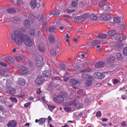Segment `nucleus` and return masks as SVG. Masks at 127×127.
Listing matches in <instances>:
<instances>
[{
  "label": "nucleus",
  "instance_id": "f257e3e1",
  "mask_svg": "<svg viewBox=\"0 0 127 127\" xmlns=\"http://www.w3.org/2000/svg\"><path fill=\"white\" fill-rule=\"evenodd\" d=\"M10 37L19 46H21L23 43L26 46L31 47L33 46L34 42L28 35L23 34L22 35L20 31H15L10 34Z\"/></svg>",
  "mask_w": 127,
  "mask_h": 127
},
{
  "label": "nucleus",
  "instance_id": "f03ea898",
  "mask_svg": "<svg viewBox=\"0 0 127 127\" xmlns=\"http://www.w3.org/2000/svg\"><path fill=\"white\" fill-rule=\"evenodd\" d=\"M67 94L66 92H62L59 95L57 96L54 97L53 98V100L56 103H60L64 100H66L67 101L64 103L65 105H70L71 104H73L74 99H70L67 100Z\"/></svg>",
  "mask_w": 127,
  "mask_h": 127
},
{
  "label": "nucleus",
  "instance_id": "7ed1b4c3",
  "mask_svg": "<svg viewBox=\"0 0 127 127\" xmlns=\"http://www.w3.org/2000/svg\"><path fill=\"white\" fill-rule=\"evenodd\" d=\"M43 58L40 55L36 56L35 59V64L37 67L42 66L44 64L42 61Z\"/></svg>",
  "mask_w": 127,
  "mask_h": 127
},
{
  "label": "nucleus",
  "instance_id": "20e7f679",
  "mask_svg": "<svg viewBox=\"0 0 127 127\" xmlns=\"http://www.w3.org/2000/svg\"><path fill=\"white\" fill-rule=\"evenodd\" d=\"M87 16V14H85L82 16L76 17L74 19V20L75 22H77L84 21L86 19Z\"/></svg>",
  "mask_w": 127,
  "mask_h": 127
},
{
  "label": "nucleus",
  "instance_id": "39448f33",
  "mask_svg": "<svg viewBox=\"0 0 127 127\" xmlns=\"http://www.w3.org/2000/svg\"><path fill=\"white\" fill-rule=\"evenodd\" d=\"M44 81V79L43 76H39L38 77L35 79V83L37 86L41 85Z\"/></svg>",
  "mask_w": 127,
  "mask_h": 127
},
{
  "label": "nucleus",
  "instance_id": "423d86ee",
  "mask_svg": "<svg viewBox=\"0 0 127 127\" xmlns=\"http://www.w3.org/2000/svg\"><path fill=\"white\" fill-rule=\"evenodd\" d=\"M30 5L32 9H34L36 7L37 8H39L40 6V4L38 3H37L36 0H31Z\"/></svg>",
  "mask_w": 127,
  "mask_h": 127
},
{
  "label": "nucleus",
  "instance_id": "0eeeda50",
  "mask_svg": "<svg viewBox=\"0 0 127 127\" xmlns=\"http://www.w3.org/2000/svg\"><path fill=\"white\" fill-rule=\"evenodd\" d=\"M29 72L28 69L27 67L21 66L20 68L19 73L20 75H23L28 73Z\"/></svg>",
  "mask_w": 127,
  "mask_h": 127
},
{
  "label": "nucleus",
  "instance_id": "6e6552de",
  "mask_svg": "<svg viewBox=\"0 0 127 127\" xmlns=\"http://www.w3.org/2000/svg\"><path fill=\"white\" fill-rule=\"evenodd\" d=\"M100 19L104 21L108 20H110L111 18L110 16L107 14H102L99 17Z\"/></svg>",
  "mask_w": 127,
  "mask_h": 127
},
{
  "label": "nucleus",
  "instance_id": "1a4fd4ad",
  "mask_svg": "<svg viewBox=\"0 0 127 127\" xmlns=\"http://www.w3.org/2000/svg\"><path fill=\"white\" fill-rule=\"evenodd\" d=\"M93 75L95 78L98 79H103L105 77V75L103 74L98 72L94 73L93 74Z\"/></svg>",
  "mask_w": 127,
  "mask_h": 127
},
{
  "label": "nucleus",
  "instance_id": "9d476101",
  "mask_svg": "<svg viewBox=\"0 0 127 127\" xmlns=\"http://www.w3.org/2000/svg\"><path fill=\"white\" fill-rule=\"evenodd\" d=\"M17 83L18 85L20 86H24L25 84V80L24 78L20 77L18 79L17 81Z\"/></svg>",
  "mask_w": 127,
  "mask_h": 127
},
{
  "label": "nucleus",
  "instance_id": "9b49d317",
  "mask_svg": "<svg viewBox=\"0 0 127 127\" xmlns=\"http://www.w3.org/2000/svg\"><path fill=\"white\" fill-rule=\"evenodd\" d=\"M6 91L9 94L14 95L16 93V90L14 88L9 87L6 89Z\"/></svg>",
  "mask_w": 127,
  "mask_h": 127
},
{
  "label": "nucleus",
  "instance_id": "f8f14e48",
  "mask_svg": "<svg viewBox=\"0 0 127 127\" xmlns=\"http://www.w3.org/2000/svg\"><path fill=\"white\" fill-rule=\"evenodd\" d=\"M23 25L27 29H29L31 26V23L30 21L27 19L25 20L23 22Z\"/></svg>",
  "mask_w": 127,
  "mask_h": 127
},
{
  "label": "nucleus",
  "instance_id": "ddd939ff",
  "mask_svg": "<svg viewBox=\"0 0 127 127\" xmlns=\"http://www.w3.org/2000/svg\"><path fill=\"white\" fill-rule=\"evenodd\" d=\"M81 77L82 78L85 80H93V77L91 76L86 74L82 75Z\"/></svg>",
  "mask_w": 127,
  "mask_h": 127
},
{
  "label": "nucleus",
  "instance_id": "4468645a",
  "mask_svg": "<svg viewBox=\"0 0 127 127\" xmlns=\"http://www.w3.org/2000/svg\"><path fill=\"white\" fill-rule=\"evenodd\" d=\"M116 40L119 41H122L125 39L124 35L122 34H118L117 35L116 37Z\"/></svg>",
  "mask_w": 127,
  "mask_h": 127
},
{
  "label": "nucleus",
  "instance_id": "2eb2a0df",
  "mask_svg": "<svg viewBox=\"0 0 127 127\" xmlns=\"http://www.w3.org/2000/svg\"><path fill=\"white\" fill-rule=\"evenodd\" d=\"M73 105H75L76 107L78 108H81L82 107V104L80 103L79 101L76 100H74Z\"/></svg>",
  "mask_w": 127,
  "mask_h": 127
},
{
  "label": "nucleus",
  "instance_id": "dca6fc26",
  "mask_svg": "<svg viewBox=\"0 0 127 127\" xmlns=\"http://www.w3.org/2000/svg\"><path fill=\"white\" fill-rule=\"evenodd\" d=\"M17 123L14 120L11 121H9L7 124V126L10 127H15Z\"/></svg>",
  "mask_w": 127,
  "mask_h": 127
},
{
  "label": "nucleus",
  "instance_id": "f3484780",
  "mask_svg": "<svg viewBox=\"0 0 127 127\" xmlns=\"http://www.w3.org/2000/svg\"><path fill=\"white\" fill-rule=\"evenodd\" d=\"M43 76L49 78L51 75V71L47 70H45L43 71Z\"/></svg>",
  "mask_w": 127,
  "mask_h": 127
},
{
  "label": "nucleus",
  "instance_id": "a211bd4d",
  "mask_svg": "<svg viewBox=\"0 0 127 127\" xmlns=\"http://www.w3.org/2000/svg\"><path fill=\"white\" fill-rule=\"evenodd\" d=\"M104 65L105 63L104 62H100L96 64L95 65V66L96 68L104 66Z\"/></svg>",
  "mask_w": 127,
  "mask_h": 127
},
{
  "label": "nucleus",
  "instance_id": "6ab92c4d",
  "mask_svg": "<svg viewBox=\"0 0 127 127\" xmlns=\"http://www.w3.org/2000/svg\"><path fill=\"white\" fill-rule=\"evenodd\" d=\"M39 51L41 52H44L45 51V46L42 44H39L38 47Z\"/></svg>",
  "mask_w": 127,
  "mask_h": 127
},
{
  "label": "nucleus",
  "instance_id": "aec40b11",
  "mask_svg": "<svg viewBox=\"0 0 127 127\" xmlns=\"http://www.w3.org/2000/svg\"><path fill=\"white\" fill-rule=\"evenodd\" d=\"M70 83L71 85H75L78 83V81L77 80H75L73 79H71L70 81Z\"/></svg>",
  "mask_w": 127,
  "mask_h": 127
},
{
  "label": "nucleus",
  "instance_id": "412c9836",
  "mask_svg": "<svg viewBox=\"0 0 127 127\" xmlns=\"http://www.w3.org/2000/svg\"><path fill=\"white\" fill-rule=\"evenodd\" d=\"M115 61V58L114 57H112L108 58L107 60L108 63H113Z\"/></svg>",
  "mask_w": 127,
  "mask_h": 127
},
{
  "label": "nucleus",
  "instance_id": "4be33fe9",
  "mask_svg": "<svg viewBox=\"0 0 127 127\" xmlns=\"http://www.w3.org/2000/svg\"><path fill=\"white\" fill-rule=\"evenodd\" d=\"M28 18L30 19L32 22H33L37 18L34 16L33 15V14H31L29 15Z\"/></svg>",
  "mask_w": 127,
  "mask_h": 127
},
{
  "label": "nucleus",
  "instance_id": "5701e85b",
  "mask_svg": "<svg viewBox=\"0 0 127 127\" xmlns=\"http://www.w3.org/2000/svg\"><path fill=\"white\" fill-rule=\"evenodd\" d=\"M6 60L9 63H12L14 61V59L10 57H7L5 58Z\"/></svg>",
  "mask_w": 127,
  "mask_h": 127
},
{
  "label": "nucleus",
  "instance_id": "b1692460",
  "mask_svg": "<svg viewBox=\"0 0 127 127\" xmlns=\"http://www.w3.org/2000/svg\"><path fill=\"white\" fill-rule=\"evenodd\" d=\"M103 9L107 12H110L111 11V9L110 7L107 6L106 5H103Z\"/></svg>",
  "mask_w": 127,
  "mask_h": 127
},
{
  "label": "nucleus",
  "instance_id": "393cba45",
  "mask_svg": "<svg viewBox=\"0 0 127 127\" xmlns=\"http://www.w3.org/2000/svg\"><path fill=\"white\" fill-rule=\"evenodd\" d=\"M116 32L114 30H111L108 32V35L109 36H113L116 34Z\"/></svg>",
  "mask_w": 127,
  "mask_h": 127
},
{
  "label": "nucleus",
  "instance_id": "a878e982",
  "mask_svg": "<svg viewBox=\"0 0 127 127\" xmlns=\"http://www.w3.org/2000/svg\"><path fill=\"white\" fill-rule=\"evenodd\" d=\"M117 59L119 61H122L123 59V58L120 53H118L117 54Z\"/></svg>",
  "mask_w": 127,
  "mask_h": 127
},
{
  "label": "nucleus",
  "instance_id": "bb28decb",
  "mask_svg": "<svg viewBox=\"0 0 127 127\" xmlns=\"http://www.w3.org/2000/svg\"><path fill=\"white\" fill-rule=\"evenodd\" d=\"M7 11L10 14H13L16 13V11L14 9L11 8L7 9Z\"/></svg>",
  "mask_w": 127,
  "mask_h": 127
},
{
  "label": "nucleus",
  "instance_id": "cd10ccee",
  "mask_svg": "<svg viewBox=\"0 0 127 127\" xmlns=\"http://www.w3.org/2000/svg\"><path fill=\"white\" fill-rule=\"evenodd\" d=\"M38 19L40 22L45 21L46 19L44 18L43 15L42 14L39 15L38 17Z\"/></svg>",
  "mask_w": 127,
  "mask_h": 127
},
{
  "label": "nucleus",
  "instance_id": "c85d7f7f",
  "mask_svg": "<svg viewBox=\"0 0 127 127\" xmlns=\"http://www.w3.org/2000/svg\"><path fill=\"white\" fill-rule=\"evenodd\" d=\"M49 39L50 42H54L55 41L54 37V36L52 35H50L49 37Z\"/></svg>",
  "mask_w": 127,
  "mask_h": 127
},
{
  "label": "nucleus",
  "instance_id": "c756f323",
  "mask_svg": "<svg viewBox=\"0 0 127 127\" xmlns=\"http://www.w3.org/2000/svg\"><path fill=\"white\" fill-rule=\"evenodd\" d=\"M52 80H53L51 82L50 84H51L52 83H53V82H56L57 81H59L60 78L59 77H54L52 78Z\"/></svg>",
  "mask_w": 127,
  "mask_h": 127
},
{
  "label": "nucleus",
  "instance_id": "7c9ffc66",
  "mask_svg": "<svg viewBox=\"0 0 127 127\" xmlns=\"http://www.w3.org/2000/svg\"><path fill=\"white\" fill-rule=\"evenodd\" d=\"M45 119L44 118H42L39 119V125H42L44 124L45 122Z\"/></svg>",
  "mask_w": 127,
  "mask_h": 127
},
{
  "label": "nucleus",
  "instance_id": "2f4dec72",
  "mask_svg": "<svg viewBox=\"0 0 127 127\" xmlns=\"http://www.w3.org/2000/svg\"><path fill=\"white\" fill-rule=\"evenodd\" d=\"M50 54L52 56L55 57L57 53L55 50L52 49L50 50Z\"/></svg>",
  "mask_w": 127,
  "mask_h": 127
},
{
  "label": "nucleus",
  "instance_id": "473e14b6",
  "mask_svg": "<svg viewBox=\"0 0 127 127\" xmlns=\"http://www.w3.org/2000/svg\"><path fill=\"white\" fill-rule=\"evenodd\" d=\"M90 18L92 20H96L97 18V16L95 14H92L90 16Z\"/></svg>",
  "mask_w": 127,
  "mask_h": 127
},
{
  "label": "nucleus",
  "instance_id": "72a5a7b5",
  "mask_svg": "<svg viewBox=\"0 0 127 127\" xmlns=\"http://www.w3.org/2000/svg\"><path fill=\"white\" fill-rule=\"evenodd\" d=\"M48 108L49 110L51 112H52L53 110L56 108V107L54 105H47Z\"/></svg>",
  "mask_w": 127,
  "mask_h": 127
},
{
  "label": "nucleus",
  "instance_id": "f704fd0d",
  "mask_svg": "<svg viewBox=\"0 0 127 127\" xmlns=\"http://www.w3.org/2000/svg\"><path fill=\"white\" fill-rule=\"evenodd\" d=\"M42 28L43 30L45 31H46L47 29L48 26L46 23L45 22H43L42 24Z\"/></svg>",
  "mask_w": 127,
  "mask_h": 127
},
{
  "label": "nucleus",
  "instance_id": "c9c22d12",
  "mask_svg": "<svg viewBox=\"0 0 127 127\" xmlns=\"http://www.w3.org/2000/svg\"><path fill=\"white\" fill-rule=\"evenodd\" d=\"M114 22L116 23H119L121 21V18L118 17H115L113 19Z\"/></svg>",
  "mask_w": 127,
  "mask_h": 127
},
{
  "label": "nucleus",
  "instance_id": "e433bc0d",
  "mask_svg": "<svg viewBox=\"0 0 127 127\" xmlns=\"http://www.w3.org/2000/svg\"><path fill=\"white\" fill-rule=\"evenodd\" d=\"M100 41L98 40H95L93 41L92 42V46H95L96 45L100 44Z\"/></svg>",
  "mask_w": 127,
  "mask_h": 127
},
{
  "label": "nucleus",
  "instance_id": "4c0bfd02",
  "mask_svg": "<svg viewBox=\"0 0 127 127\" xmlns=\"http://www.w3.org/2000/svg\"><path fill=\"white\" fill-rule=\"evenodd\" d=\"M52 15H53L52 14V12L48 14L46 16L45 20L47 21L49 20L50 18L52 17Z\"/></svg>",
  "mask_w": 127,
  "mask_h": 127
},
{
  "label": "nucleus",
  "instance_id": "58836bf2",
  "mask_svg": "<svg viewBox=\"0 0 127 127\" xmlns=\"http://www.w3.org/2000/svg\"><path fill=\"white\" fill-rule=\"evenodd\" d=\"M9 99L11 101L14 103H16L17 102V99L16 98L10 97Z\"/></svg>",
  "mask_w": 127,
  "mask_h": 127
},
{
  "label": "nucleus",
  "instance_id": "ea45409f",
  "mask_svg": "<svg viewBox=\"0 0 127 127\" xmlns=\"http://www.w3.org/2000/svg\"><path fill=\"white\" fill-rule=\"evenodd\" d=\"M93 80H88L85 83V85L87 86H91L92 84V81Z\"/></svg>",
  "mask_w": 127,
  "mask_h": 127
},
{
  "label": "nucleus",
  "instance_id": "a19ab883",
  "mask_svg": "<svg viewBox=\"0 0 127 127\" xmlns=\"http://www.w3.org/2000/svg\"><path fill=\"white\" fill-rule=\"evenodd\" d=\"M56 29V28L53 26H51L49 27V31L50 32H52L55 30Z\"/></svg>",
  "mask_w": 127,
  "mask_h": 127
},
{
  "label": "nucleus",
  "instance_id": "79ce46f5",
  "mask_svg": "<svg viewBox=\"0 0 127 127\" xmlns=\"http://www.w3.org/2000/svg\"><path fill=\"white\" fill-rule=\"evenodd\" d=\"M121 126L123 127H127V120L123 121L121 123Z\"/></svg>",
  "mask_w": 127,
  "mask_h": 127
},
{
  "label": "nucleus",
  "instance_id": "37998d69",
  "mask_svg": "<svg viewBox=\"0 0 127 127\" xmlns=\"http://www.w3.org/2000/svg\"><path fill=\"white\" fill-rule=\"evenodd\" d=\"M78 0H77L76 1H72L71 2V5L73 7H75L78 4Z\"/></svg>",
  "mask_w": 127,
  "mask_h": 127
},
{
  "label": "nucleus",
  "instance_id": "c03bdc74",
  "mask_svg": "<svg viewBox=\"0 0 127 127\" xmlns=\"http://www.w3.org/2000/svg\"><path fill=\"white\" fill-rule=\"evenodd\" d=\"M52 14L53 15H58L60 13V11L58 10H56L52 12Z\"/></svg>",
  "mask_w": 127,
  "mask_h": 127
},
{
  "label": "nucleus",
  "instance_id": "a18cd8bd",
  "mask_svg": "<svg viewBox=\"0 0 127 127\" xmlns=\"http://www.w3.org/2000/svg\"><path fill=\"white\" fill-rule=\"evenodd\" d=\"M17 4L20 6L23 5L24 4L23 2L21 0H18L17 1Z\"/></svg>",
  "mask_w": 127,
  "mask_h": 127
},
{
  "label": "nucleus",
  "instance_id": "49530a36",
  "mask_svg": "<svg viewBox=\"0 0 127 127\" xmlns=\"http://www.w3.org/2000/svg\"><path fill=\"white\" fill-rule=\"evenodd\" d=\"M64 110L67 112H70L71 110V108L70 107H66L64 108Z\"/></svg>",
  "mask_w": 127,
  "mask_h": 127
},
{
  "label": "nucleus",
  "instance_id": "de8ad7c7",
  "mask_svg": "<svg viewBox=\"0 0 127 127\" xmlns=\"http://www.w3.org/2000/svg\"><path fill=\"white\" fill-rule=\"evenodd\" d=\"M98 37L101 38H104L107 37V35L106 34H99L98 35Z\"/></svg>",
  "mask_w": 127,
  "mask_h": 127
},
{
  "label": "nucleus",
  "instance_id": "09e8293b",
  "mask_svg": "<svg viewBox=\"0 0 127 127\" xmlns=\"http://www.w3.org/2000/svg\"><path fill=\"white\" fill-rule=\"evenodd\" d=\"M13 18V20L16 22H19L21 20L20 18L17 16H14Z\"/></svg>",
  "mask_w": 127,
  "mask_h": 127
},
{
  "label": "nucleus",
  "instance_id": "8fccbe9b",
  "mask_svg": "<svg viewBox=\"0 0 127 127\" xmlns=\"http://www.w3.org/2000/svg\"><path fill=\"white\" fill-rule=\"evenodd\" d=\"M113 121L114 123H116L118 121V119L116 117H114L113 118Z\"/></svg>",
  "mask_w": 127,
  "mask_h": 127
},
{
  "label": "nucleus",
  "instance_id": "3c124183",
  "mask_svg": "<svg viewBox=\"0 0 127 127\" xmlns=\"http://www.w3.org/2000/svg\"><path fill=\"white\" fill-rule=\"evenodd\" d=\"M123 52L124 55L127 56V47H125L124 48Z\"/></svg>",
  "mask_w": 127,
  "mask_h": 127
},
{
  "label": "nucleus",
  "instance_id": "603ef678",
  "mask_svg": "<svg viewBox=\"0 0 127 127\" xmlns=\"http://www.w3.org/2000/svg\"><path fill=\"white\" fill-rule=\"evenodd\" d=\"M31 35L32 36H33L34 35V30L33 29H31L30 32Z\"/></svg>",
  "mask_w": 127,
  "mask_h": 127
},
{
  "label": "nucleus",
  "instance_id": "864d4df0",
  "mask_svg": "<svg viewBox=\"0 0 127 127\" xmlns=\"http://www.w3.org/2000/svg\"><path fill=\"white\" fill-rule=\"evenodd\" d=\"M75 11V10L69 9H66V11L68 13H72L74 12Z\"/></svg>",
  "mask_w": 127,
  "mask_h": 127
},
{
  "label": "nucleus",
  "instance_id": "5fc2aeb1",
  "mask_svg": "<svg viewBox=\"0 0 127 127\" xmlns=\"http://www.w3.org/2000/svg\"><path fill=\"white\" fill-rule=\"evenodd\" d=\"M5 71L4 69L0 68V74L2 75L4 73Z\"/></svg>",
  "mask_w": 127,
  "mask_h": 127
},
{
  "label": "nucleus",
  "instance_id": "6e6d98bb",
  "mask_svg": "<svg viewBox=\"0 0 127 127\" xmlns=\"http://www.w3.org/2000/svg\"><path fill=\"white\" fill-rule=\"evenodd\" d=\"M119 82L118 80L117 79H114L113 81V84H115L118 83Z\"/></svg>",
  "mask_w": 127,
  "mask_h": 127
},
{
  "label": "nucleus",
  "instance_id": "4d7b16f0",
  "mask_svg": "<svg viewBox=\"0 0 127 127\" xmlns=\"http://www.w3.org/2000/svg\"><path fill=\"white\" fill-rule=\"evenodd\" d=\"M105 4H103V2H102L100 1L99 2L98 4V6L100 7H103V5Z\"/></svg>",
  "mask_w": 127,
  "mask_h": 127
},
{
  "label": "nucleus",
  "instance_id": "13d9d810",
  "mask_svg": "<svg viewBox=\"0 0 127 127\" xmlns=\"http://www.w3.org/2000/svg\"><path fill=\"white\" fill-rule=\"evenodd\" d=\"M80 68V67L79 66H76L74 67V69L76 71H78L79 70V69Z\"/></svg>",
  "mask_w": 127,
  "mask_h": 127
},
{
  "label": "nucleus",
  "instance_id": "bf43d9fd",
  "mask_svg": "<svg viewBox=\"0 0 127 127\" xmlns=\"http://www.w3.org/2000/svg\"><path fill=\"white\" fill-rule=\"evenodd\" d=\"M31 103L29 102L26 103L24 104V106L26 108H28L31 105Z\"/></svg>",
  "mask_w": 127,
  "mask_h": 127
},
{
  "label": "nucleus",
  "instance_id": "052dcab7",
  "mask_svg": "<svg viewBox=\"0 0 127 127\" xmlns=\"http://www.w3.org/2000/svg\"><path fill=\"white\" fill-rule=\"evenodd\" d=\"M80 71L81 72L86 73L89 72V70L88 69H86L81 70Z\"/></svg>",
  "mask_w": 127,
  "mask_h": 127
},
{
  "label": "nucleus",
  "instance_id": "680f3d73",
  "mask_svg": "<svg viewBox=\"0 0 127 127\" xmlns=\"http://www.w3.org/2000/svg\"><path fill=\"white\" fill-rule=\"evenodd\" d=\"M101 112L100 111H98L97 112L96 115L97 117H100L101 116Z\"/></svg>",
  "mask_w": 127,
  "mask_h": 127
},
{
  "label": "nucleus",
  "instance_id": "e2e57ef3",
  "mask_svg": "<svg viewBox=\"0 0 127 127\" xmlns=\"http://www.w3.org/2000/svg\"><path fill=\"white\" fill-rule=\"evenodd\" d=\"M121 96L123 99H127V96L125 95H122Z\"/></svg>",
  "mask_w": 127,
  "mask_h": 127
},
{
  "label": "nucleus",
  "instance_id": "0e129e2a",
  "mask_svg": "<svg viewBox=\"0 0 127 127\" xmlns=\"http://www.w3.org/2000/svg\"><path fill=\"white\" fill-rule=\"evenodd\" d=\"M24 56L23 55L18 56V58L20 60H22L24 58Z\"/></svg>",
  "mask_w": 127,
  "mask_h": 127
},
{
  "label": "nucleus",
  "instance_id": "69168bd1",
  "mask_svg": "<svg viewBox=\"0 0 127 127\" xmlns=\"http://www.w3.org/2000/svg\"><path fill=\"white\" fill-rule=\"evenodd\" d=\"M60 68L62 69H64L65 68V66L64 64H61L60 65Z\"/></svg>",
  "mask_w": 127,
  "mask_h": 127
},
{
  "label": "nucleus",
  "instance_id": "338daca9",
  "mask_svg": "<svg viewBox=\"0 0 127 127\" xmlns=\"http://www.w3.org/2000/svg\"><path fill=\"white\" fill-rule=\"evenodd\" d=\"M25 95L24 93H22L21 94L19 95L18 97H19L23 98L24 97Z\"/></svg>",
  "mask_w": 127,
  "mask_h": 127
},
{
  "label": "nucleus",
  "instance_id": "774afa93",
  "mask_svg": "<svg viewBox=\"0 0 127 127\" xmlns=\"http://www.w3.org/2000/svg\"><path fill=\"white\" fill-rule=\"evenodd\" d=\"M0 65L2 66H7V64L3 62H1L0 63Z\"/></svg>",
  "mask_w": 127,
  "mask_h": 127
}]
</instances>
